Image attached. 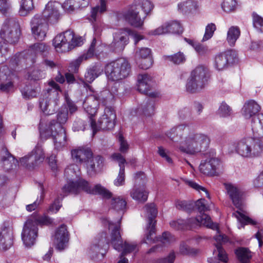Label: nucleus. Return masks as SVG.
<instances>
[{
  "label": "nucleus",
  "mask_w": 263,
  "mask_h": 263,
  "mask_svg": "<svg viewBox=\"0 0 263 263\" xmlns=\"http://www.w3.org/2000/svg\"><path fill=\"white\" fill-rule=\"evenodd\" d=\"M166 135L174 142L183 139L179 149L181 152L189 155L205 151L210 143V139L207 135L191 130L189 126L185 125L171 128Z\"/></svg>",
  "instance_id": "1"
},
{
  "label": "nucleus",
  "mask_w": 263,
  "mask_h": 263,
  "mask_svg": "<svg viewBox=\"0 0 263 263\" xmlns=\"http://www.w3.org/2000/svg\"><path fill=\"white\" fill-rule=\"evenodd\" d=\"M68 114L66 108H62L57 114L58 122L53 120L44 126L43 120L41 119L39 125L41 136L44 138H52L55 148L58 150L66 144V133L62 124L67 122Z\"/></svg>",
  "instance_id": "2"
},
{
  "label": "nucleus",
  "mask_w": 263,
  "mask_h": 263,
  "mask_svg": "<svg viewBox=\"0 0 263 263\" xmlns=\"http://www.w3.org/2000/svg\"><path fill=\"white\" fill-rule=\"evenodd\" d=\"M154 8V5L148 0H134L125 14L126 20L135 27H141L144 20Z\"/></svg>",
  "instance_id": "3"
},
{
  "label": "nucleus",
  "mask_w": 263,
  "mask_h": 263,
  "mask_svg": "<svg viewBox=\"0 0 263 263\" xmlns=\"http://www.w3.org/2000/svg\"><path fill=\"white\" fill-rule=\"evenodd\" d=\"M63 192L78 194L83 191L90 194H98L105 199L110 198L112 194L107 189L100 184L92 187L89 182L83 178H79L76 181H69L62 188Z\"/></svg>",
  "instance_id": "4"
},
{
  "label": "nucleus",
  "mask_w": 263,
  "mask_h": 263,
  "mask_svg": "<svg viewBox=\"0 0 263 263\" xmlns=\"http://www.w3.org/2000/svg\"><path fill=\"white\" fill-rule=\"evenodd\" d=\"M52 220L47 216H41L33 219H28L25 223L22 234V239L26 246L34 245L37 235L38 225H49Z\"/></svg>",
  "instance_id": "5"
},
{
  "label": "nucleus",
  "mask_w": 263,
  "mask_h": 263,
  "mask_svg": "<svg viewBox=\"0 0 263 263\" xmlns=\"http://www.w3.org/2000/svg\"><path fill=\"white\" fill-rule=\"evenodd\" d=\"M131 66L124 58L118 59L106 64L105 72L108 79L115 81L127 78L130 72Z\"/></svg>",
  "instance_id": "6"
},
{
  "label": "nucleus",
  "mask_w": 263,
  "mask_h": 263,
  "mask_svg": "<svg viewBox=\"0 0 263 263\" xmlns=\"http://www.w3.org/2000/svg\"><path fill=\"white\" fill-rule=\"evenodd\" d=\"M263 144L259 138L247 137L239 141L236 146L238 154L244 157L259 155L262 152Z\"/></svg>",
  "instance_id": "7"
},
{
  "label": "nucleus",
  "mask_w": 263,
  "mask_h": 263,
  "mask_svg": "<svg viewBox=\"0 0 263 263\" xmlns=\"http://www.w3.org/2000/svg\"><path fill=\"white\" fill-rule=\"evenodd\" d=\"M49 85L51 87L40 102L42 111L47 115L53 114L57 109L59 104V91H61L59 85L54 81H51Z\"/></svg>",
  "instance_id": "8"
},
{
  "label": "nucleus",
  "mask_w": 263,
  "mask_h": 263,
  "mask_svg": "<svg viewBox=\"0 0 263 263\" xmlns=\"http://www.w3.org/2000/svg\"><path fill=\"white\" fill-rule=\"evenodd\" d=\"M96 112V108H93L89 114V121L90 125L95 134L98 130H109L113 128L115 125V119L116 115L113 109L109 107H106L104 110V114L99 119L97 124L93 119V114Z\"/></svg>",
  "instance_id": "9"
},
{
  "label": "nucleus",
  "mask_w": 263,
  "mask_h": 263,
  "mask_svg": "<svg viewBox=\"0 0 263 263\" xmlns=\"http://www.w3.org/2000/svg\"><path fill=\"white\" fill-rule=\"evenodd\" d=\"M208 70L203 66L196 67L191 72L186 84V90L192 93L197 92L205 86L208 80Z\"/></svg>",
  "instance_id": "10"
},
{
  "label": "nucleus",
  "mask_w": 263,
  "mask_h": 263,
  "mask_svg": "<svg viewBox=\"0 0 263 263\" xmlns=\"http://www.w3.org/2000/svg\"><path fill=\"white\" fill-rule=\"evenodd\" d=\"M20 34L18 20L15 17L7 18L0 31L1 37L9 43L13 44L18 41Z\"/></svg>",
  "instance_id": "11"
},
{
  "label": "nucleus",
  "mask_w": 263,
  "mask_h": 263,
  "mask_svg": "<svg viewBox=\"0 0 263 263\" xmlns=\"http://www.w3.org/2000/svg\"><path fill=\"white\" fill-rule=\"evenodd\" d=\"M120 221L116 224L112 230L111 233L110 243L112 245L114 248L116 250L120 251L122 250V255H126L130 253H137L139 251V248L137 243L135 242H128L125 241L123 243L121 235L119 232L120 228Z\"/></svg>",
  "instance_id": "12"
},
{
  "label": "nucleus",
  "mask_w": 263,
  "mask_h": 263,
  "mask_svg": "<svg viewBox=\"0 0 263 263\" xmlns=\"http://www.w3.org/2000/svg\"><path fill=\"white\" fill-rule=\"evenodd\" d=\"M30 24L34 37L39 41L44 40L48 30V24L45 19L41 15L36 14L32 18Z\"/></svg>",
  "instance_id": "13"
},
{
  "label": "nucleus",
  "mask_w": 263,
  "mask_h": 263,
  "mask_svg": "<svg viewBox=\"0 0 263 263\" xmlns=\"http://www.w3.org/2000/svg\"><path fill=\"white\" fill-rule=\"evenodd\" d=\"M147 213L148 218V233L146 234V241L144 240L143 242L145 243L151 242L154 240V235L155 233V224L156 217L158 213L157 209L154 203H151L147 204L145 206Z\"/></svg>",
  "instance_id": "14"
},
{
  "label": "nucleus",
  "mask_w": 263,
  "mask_h": 263,
  "mask_svg": "<svg viewBox=\"0 0 263 263\" xmlns=\"http://www.w3.org/2000/svg\"><path fill=\"white\" fill-rule=\"evenodd\" d=\"M73 31L70 30L57 35L53 40V45L58 52H65L70 50V44L73 39Z\"/></svg>",
  "instance_id": "15"
},
{
  "label": "nucleus",
  "mask_w": 263,
  "mask_h": 263,
  "mask_svg": "<svg viewBox=\"0 0 263 263\" xmlns=\"http://www.w3.org/2000/svg\"><path fill=\"white\" fill-rule=\"evenodd\" d=\"M44 158L45 155L42 150L40 148H37L30 154L21 158L20 163L28 169H32L36 166L38 163L42 162Z\"/></svg>",
  "instance_id": "16"
},
{
  "label": "nucleus",
  "mask_w": 263,
  "mask_h": 263,
  "mask_svg": "<svg viewBox=\"0 0 263 263\" xmlns=\"http://www.w3.org/2000/svg\"><path fill=\"white\" fill-rule=\"evenodd\" d=\"M138 89L142 93L152 98H156L158 93L151 91L153 86L152 77L147 73L139 74L138 76Z\"/></svg>",
  "instance_id": "17"
},
{
  "label": "nucleus",
  "mask_w": 263,
  "mask_h": 263,
  "mask_svg": "<svg viewBox=\"0 0 263 263\" xmlns=\"http://www.w3.org/2000/svg\"><path fill=\"white\" fill-rule=\"evenodd\" d=\"M100 44L99 40L94 37L91 45L86 53L79 57L77 59L72 61L70 64L71 70L73 72H77L79 67L84 61L92 58L95 53L96 47H98Z\"/></svg>",
  "instance_id": "18"
},
{
  "label": "nucleus",
  "mask_w": 263,
  "mask_h": 263,
  "mask_svg": "<svg viewBox=\"0 0 263 263\" xmlns=\"http://www.w3.org/2000/svg\"><path fill=\"white\" fill-rule=\"evenodd\" d=\"M220 166V160L215 157L208 158L201 162L199 169L201 173L208 176L217 175Z\"/></svg>",
  "instance_id": "19"
},
{
  "label": "nucleus",
  "mask_w": 263,
  "mask_h": 263,
  "mask_svg": "<svg viewBox=\"0 0 263 263\" xmlns=\"http://www.w3.org/2000/svg\"><path fill=\"white\" fill-rule=\"evenodd\" d=\"M13 233L12 228L4 223L0 231V249L6 251L13 245Z\"/></svg>",
  "instance_id": "20"
},
{
  "label": "nucleus",
  "mask_w": 263,
  "mask_h": 263,
  "mask_svg": "<svg viewBox=\"0 0 263 263\" xmlns=\"http://www.w3.org/2000/svg\"><path fill=\"white\" fill-rule=\"evenodd\" d=\"M236 53L233 50L220 53L216 55L215 58V66L218 70H223L233 63L236 57Z\"/></svg>",
  "instance_id": "21"
},
{
  "label": "nucleus",
  "mask_w": 263,
  "mask_h": 263,
  "mask_svg": "<svg viewBox=\"0 0 263 263\" xmlns=\"http://www.w3.org/2000/svg\"><path fill=\"white\" fill-rule=\"evenodd\" d=\"M227 193L232 200L233 205L238 209L241 210L242 205L243 192L236 186L230 184H224Z\"/></svg>",
  "instance_id": "22"
},
{
  "label": "nucleus",
  "mask_w": 263,
  "mask_h": 263,
  "mask_svg": "<svg viewBox=\"0 0 263 263\" xmlns=\"http://www.w3.org/2000/svg\"><path fill=\"white\" fill-rule=\"evenodd\" d=\"M69 239V234L67 231V227L62 224L55 232L54 243L56 248L59 250H63L66 247Z\"/></svg>",
  "instance_id": "23"
},
{
  "label": "nucleus",
  "mask_w": 263,
  "mask_h": 263,
  "mask_svg": "<svg viewBox=\"0 0 263 263\" xmlns=\"http://www.w3.org/2000/svg\"><path fill=\"white\" fill-rule=\"evenodd\" d=\"M187 228H195L198 226H204L212 229H216L217 226L212 222L210 217L207 214H202L197 217H192L185 220Z\"/></svg>",
  "instance_id": "24"
},
{
  "label": "nucleus",
  "mask_w": 263,
  "mask_h": 263,
  "mask_svg": "<svg viewBox=\"0 0 263 263\" xmlns=\"http://www.w3.org/2000/svg\"><path fill=\"white\" fill-rule=\"evenodd\" d=\"M60 7V5L59 3L55 2H49L46 5L41 16L46 21L48 20L51 23H55L60 17V13L59 12V8Z\"/></svg>",
  "instance_id": "25"
},
{
  "label": "nucleus",
  "mask_w": 263,
  "mask_h": 263,
  "mask_svg": "<svg viewBox=\"0 0 263 263\" xmlns=\"http://www.w3.org/2000/svg\"><path fill=\"white\" fill-rule=\"evenodd\" d=\"M1 163L4 169L6 171L16 167L18 162L11 155L6 147H3L1 151Z\"/></svg>",
  "instance_id": "26"
},
{
  "label": "nucleus",
  "mask_w": 263,
  "mask_h": 263,
  "mask_svg": "<svg viewBox=\"0 0 263 263\" xmlns=\"http://www.w3.org/2000/svg\"><path fill=\"white\" fill-rule=\"evenodd\" d=\"M87 174L90 176H94L100 172L103 166V159L99 156H93L89 159L86 163Z\"/></svg>",
  "instance_id": "27"
},
{
  "label": "nucleus",
  "mask_w": 263,
  "mask_h": 263,
  "mask_svg": "<svg viewBox=\"0 0 263 263\" xmlns=\"http://www.w3.org/2000/svg\"><path fill=\"white\" fill-rule=\"evenodd\" d=\"M102 72L103 68L100 64H96L88 68L85 74L84 80H82L84 86L88 85L87 83H92Z\"/></svg>",
  "instance_id": "28"
},
{
  "label": "nucleus",
  "mask_w": 263,
  "mask_h": 263,
  "mask_svg": "<svg viewBox=\"0 0 263 263\" xmlns=\"http://www.w3.org/2000/svg\"><path fill=\"white\" fill-rule=\"evenodd\" d=\"M215 224L217 225L216 223ZM216 230H217L218 234L215 236L214 238L217 242V244L215 245L217 250L214 251V253L217 252L218 253L217 256L218 257H219V259L224 262H227V255L221 245L222 243L226 242L228 240V238L225 235H222L219 233L218 227H217V228Z\"/></svg>",
  "instance_id": "29"
},
{
  "label": "nucleus",
  "mask_w": 263,
  "mask_h": 263,
  "mask_svg": "<svg viewBox=\"0 0 263 263\" xmlns=\"http://www.w3.org/2000/svg\"><path fill=\"white\" fill-rule=\"evenodd\" d=\"M92 155V152L88 148H81L71 151L72 158L76 163H86Z\"/></svg>",
  "instance_id": "30"
},
{
  "label": "nucleus",
  "mask_w": 263,
  "mask_h": 263,
  "mask_svg": "<svg viewBox=\"0 0 263 263\" xmlns=\"http://www.w3.org/2000/svg\"><path fill=\"white\" fill-rule=\"evenodd\" d=\"M260 110V107L257 102L254 100H250L245 104L242 109V113L245 118L249 119L257 117Z\"/></svg>",
  "instance_id": "31"
},
{
  "label": "nucleus",
  "mask_w": 263,
  "mask_h": 263,
  "mask_svg": "<svg viewBox=\"0 0 263 263\" xmlns=\"http://www.w3.org/2000/svg\"><path fill=\"white\" fill-rule=\"evenodd\" d=\"M88 0H65L62 5L63 9L68 12H71L88 5Z\"/></svg>",
  "instance_id": "32"
},
{
  "label": "nucleus",
  "mask_w": 263,
  "mask_h": 263,
  "mask_svg": "<svg viewBox=\"0 0 263 263\" xmlns=\"http://www.w3.org/2000/svg\"><path fill=\"white\" fill-rule=\"evenodd\" d=\"M252 129L257 137L256 138L263 137V114H258L252 118Z\"/></svg>",
  "instance_id": "33"
},
{
  "label": "nucleus",
  "mask_w": 263,
  "mask_h": 263,
  "mask_svg": "<svg viewBox=\"0 0 263 263\" xmlns=\"http://www.w3.org/2000/svg\"><path fill=\"white\" fill-rule=\"evenodd\" d=\"M235 254L241 263H249L252 258L251 252L246 248H238L235 251Z\"/></svg>",
  "instance_id": "34"
},
{
  "label": "nucleus",
  "mask_w": 263,
  "mask_h": 263,
  "mask_svg": "<svg viewBox=\"0 0 263 263\" xmlns=\"http://www.w3.org/2000/svg\"><path fill=\"white\" fill-rule=\"evenodd\" d=\"M130 196L135 200L145 202L147 199L148 193L143 187L136 188L132 191Z\"/></svg>",
  "instance_id": "35"
},
{
  "label": "nucleus",
  "mask_w": 263,
  "mask_h": 263,
  "mask_svg": "<svg viewBox=\"0 0 263 263\" xmlns=\"http://www.w3.org/2000/svg\"><path fill=\"white\" fill-rule=\"evenodd\" d=\"M240 31L238 27L232 26L229 29L227 40L231 46H234L240 35Z\"/></svg>",
  "instance_id": "36"
},
{
  "label": "nucleus",
  "mask_w": 263,
  "mask_h": 263,
  "mask_svg": "<svg viewBox=\"0 0 263 263\" xmlns=\"http://www.w3.org/2000/svg\"><path fill=\"white\" fill-rule=\"evenodd\" d=\"M106 11V2L105 0H100V5L97 6L92 8L90 17L91 20L96 21L97 18L102 13Z\"/></svg>",
  "instance_id": "37"
},
{
  "label": "nucleus",
  "mask_w": 263,
  "mask_h": 263,
  "mask_svg": "<svg viewBox=\"0 0 263 263\" xmlns=\"http://www.w3.org/2000/svg\"><path fill=\"white\" fill-rule=\"evenodd\" d=\"M33 0H22L19 13L21 16H26L33 9Z\"/></svg>",
  "instance_id": "38"
},
{
  "label": "nucleus",
  "mask_w": 263,
  "mask_h": 263,
  "mask_svg": "<svg viewBox=\"0 0 263 263\" xmlns=\"http://www.w3.org/2000/svg\"><path fill=\"white\" fill-rule=\"evenodd\" d=\"M129 29L124 28L118 30L114 34V39L122 42L128 44L129 39Z\"/></svg>",
  "instance_id": "39"
},
{
  "label": "nucleus",
  "mask_w": 263,
  "mask_h": 263,
  "mask_svg": "<svg viewBox=\"0 0 263 263\" xmlns=\"http://www.w3.org/2000/svg\"><path fill=\"white\" fill-rule=\"evenodd\" d=\"M176 206L177 209L190 212L194 209V204L191 201H180L178 200L176 202Z\"/></svg>",
  "instance_id": "40"
},
{
  "label": "nucleus",
  "mask_w": 263,
  "mask_h": 263,
  "mask_svg": "<svg viewBox=\"0 0 263 263\" xmlns=\"http://www.w3.org/2000/svg\"><path fill=\"white\" fill-rule=\"evenodd\" d=\"M167 29V33H181L183 29L180 24L176 21H171L165 23Z\"/></svg>",
  "instance_id": "41"
},
{
  "label": "nucleus",
  "mask_w": 263,
  "mask_h": 263,
  "mask_svg": "<svg viewBox=\"0 0 263 263\" xmlns=\"http://www.w3.org/2000/svg\"><path fill=\"white\" fill-rule=\"evenodd\" d=\"M164 59L172 62L175 64H180L185 61V55L181 52H178L173 55L165 56Z\"/></svg>",
  "instance_id": "42"
},
{
  "label": "nucleus",
  "mask_w": 263,
  "mask_h": 263,
  "mask_svg": "<svg viewBox=\"0 0 263 263\" xmlns=\"http://www.w3.org/2000/svg\"><path fill=\"white\" fill-rule=\"evenodd\" d=\"M111 205L112 208L117 211L123 210L126 207V202L120 197L113 198L111 200Z\"/></svg>",
  "instance_id": "43"
},
{
  "label": "nucleus",
  "mask_w": 263,
  "mask_h": 263,
  "mask_svg": "<svg viewBox=\"0 0 263 263\" xmlns=\"http://www.w3.org/2000/svg\"><path fill=\"white\" fill-rule=\"evenodd\" d=\"M233 215L242 224H251L252 225H255L256 223L255 221L238 211H236L233 213Z\"/></svg>",
  "instance_id": "44"
},
{
  "label": "nucleus",
  "mask_w": 263,
  "mask_h": 263,
  "mask_svg": "<svg viewBox=\"0 0 263 263\" xmlns=\"http://www.w3.org/2000/svg\"><path fill=\"white\" fill-rule=\"evenodd\" d=\"M236 6V0H224L221 4V7L226 12L233 11Z\"/></svg>",
  "instance_id": "45"
},
{
  "label": "nucleus",
  "mask_w": 263,
  "mask_h": 263,
  "mask_svg": "<svg viewBox=\"0 0 263 263\" xmlns=\"http://www.w3.org/2000/svg\"><path fill=\"white\" fill-rule=\"evenodd\" d=\"M174 237L171 235V234L167 232H165L162 233L161 236L157 238V241H160L161 244L162 243L163 246H166L171 242L174 241Z\"/></svg>",
  "instance_id": "46"
},
{
  "label": "nucleus",
  "mask_w": 263,
  "mask_h": 263,
  "mask_svg": "<svg viewBox=\"0 0 263 263\" xmlns=\"http://www.w3.org/2000/svg\"><path fill=\"white\" fill-rule=\"evenodd\" d=\"M143 113L146 116H149L154 114V102L149 100L142 106Z\"/></svg>",
  "instance_id": "47"
},
{
  "label": "nucleus",
  "mask_w": 263,
  "mask_h": 263,
  "mask_svg": "<svg viewBox=\"0 0 263 263\" xmlns=\"http://www.w3.org/2000/svg\"><path fill=\"white\" fill-rule=\"evenodd\" d=\"M216 25L213 23L208 24L205 28V31L204 35L203 37L202 41H206L211 39L214 34V31L216 30Z\"/></svg>",
  "instance_id": "48"
},
{
  "label": "nucleus",
  "mask_w": 263,
  "mask_h": 263,
  "mask_svg": "<svg viewBox=\"0 0 263 263\" xmlns=\"http://www.w3.org/2000/svg\"><path fill=\"white\" fill-rule=\"evenodd\" d=\"M194 208H196L198 210L201 215L204 214V213L202 214V212L209 210V208L207 206L205 200L204 199H199L196 202L194 203Z\"/></svg>",
  "instance_id": "49"
},
{
  "label": "nucleus",
  "mask_w": 263,
  "mask_h": 263,
  "mask_svg": "<svg viewBox=\"0 0 263 263\" xmlns=\"http://www.w3.org/2000/svg\"><path fill=\"white\" fill-rule=\"evenodd\" d=\"M170 226L176 230L187 229V223L183 219H178L170 222Z\"/></svg>",
  "instance_id": "50"
},
{
  "label": "nucleus",
  "mask_w": 263,
  "mask_h": 263,
  "mask_svg": "<svg viewBox=\"0 0 263 263\" xmlns=\"http://www.w3.org/2000/svg\"><path fill=\"white\" fill-rule=\"evenodd\" d=\"M125 168H124L123 166H121V168H120L119 174L117 178L114 181V184L117 186L124 185L125 183Z\"/></svg>",
  "instance_id": "51"
},
{
  "label": "nucleus",
  "mask_w": 263,
  "mask_h": 263,
  "mask_svg": "<svg viewBox=\"0 0 263 263\" xmlns=\"http://www.w3.org/2000/svg\"><path fill=\"white\" fill-rule=\"evenodd\" d=\"M218 114L221 117H228L231 114V109L226 103H222L219 108Z\"/></svg>",
  "instance_id": "52"
},
{
  "label": "nucleus",
  "mask_w": 263,
  "mask_h": 263,
  "mask_svg": "<svg viewBox=\"0 0 263 263\" xmlns=\"http://www.w3.org/2000/svg\"><path fill=\"white\" fill-rule=\"evenodd\" d=\"M151 50L148 48H141L136 51V55L141 59H148L151 57Z\"/></svg>",
  "instance_id": "53"
},
{
  "label": "nucleus",
  "mask_w": 263,
  "mask_h": 263,
  "mask_svg": "<svg viewBox=\"0 0 263 263\" xmlns=\"http://www.w3.org/2000/svg\"><path fill=\"white\" fill-rule=\"evenodd\" d=\"M87 124L86 122L81 119H77L73 124V130L74 131H83L86 128Z\"/></svg>",
  "instance_id": "54"
},
{
  "label": "nucleus",
  "mask_w": 263,
  "mask_h": 263,
  "mask_svg": "<svg viewBox=\"0 0 263 263\" xmlns=\"http://www.w3.org/2000/svg\"><path fill=\"white\" fill-rule=\"evenodd\" d=\"M36 53H43L48 50L49 47L43 43H37L31 46Z\"/></svg>",
  "instance_id": "55"
},
{
  "label": "nucleus",
  "mask_w": 263,
  "mask_h": 263,
  "mask_svg": "<svg viewBox=\"0 0 263 263\" xmlns=\"http://www.w3.org/2000/svg\"><path fill=\"white\" fill-rule=\"evenodd\" d=\"M194 49L198 54L201 56L206 55L210 53V50L208 46L201 45L199 43L197 45H195Z\"/></svg>",
  "instance_id": "56"
},
{
  "label": "nucleus",
  "mask_w": 263,
  "mask_h": 263,
  "mask_svg": "<svg viewBox=\"0 0 263 263\" xmlns=\"http://www.w3.org/2000/svg\"><path fill=\"white\" fill-rule=\"evenodd\" d=\"M165 33H167V29L165 23L154 30L149 31L148 33L149 35H159Z\"/></svg>",
  "instance_id": "57"
},
{
  "label": "nucleus",
  "mask_w": 263,
  "mask_h": 263,
  "mask_svg": "<svg viewBox=\"0 0 263 263\" xmlns=\"http://www.w3.org/2000/svg\"><path fill=\"white\" fill-rule=\"evenodd\" d=\"M175 257V253L172 252L167 257L156 259L154 261L153 263H174Z\"/></svg>",
  "instance_id": "58"
},
{
  "label": "nucleus",
  "mask_w": 263,
  "mask_h": 263,
  "mask_svg": "<svg viewBox=\"0 0 263 263\" xmlns=\"http://www.w3.org/2000/svg\"><path fill=\"white\" fill-rule=\"evenodd\" d=\"M127 44L125 43V42L115 41V40L114 39L110 44V47L115 52H119L123 50Z\"/></svg>",
  "instance_id": "59"
},
{
  "label": "nucleus",
  "mask_w": 263,
  "mask_h": 263,
  "mask_svg": "<svg viewBox=\"0 0 263 263\" xmlns=\"http://www.w3.org/2000/svg\"><path fill=\"white\" fill-rule=\"evenodd\" d=\"M253 25L260 31L263 30V18L255 13L253 14Z\"/></svg>",
  "instance_id": "60"
},
{
  "label": "nucleus",
  "mask_w": 263,
  "mask_h": 263,
  "mask_svg": "<svg viewBox=\"0 0 263 263\" xmlns=\"http://www.w3.org/2000/svg\"><path fill=\"white\" fill-rule=\"evenodd\" d=\"M118 140L120 143V151L123 153H126L129 148V145L121 134H119Z\"/></svg>",
  "instance_id": "61"
},
{
  "label": "nucleus",
  "mask_w": 263,
  "mask_h": 263,
  "mask_svg": "<svg viewBox=\"0 0 263 263\" xmlns=\"http://www.w3.org/2000/svg\"><path fill=\"white\" fill-rule=\"evenodd\" d=\"M22 95L26 99H30L36 97V92L34 89L29 88L28 86L25 87L22 91Z\"/></svg>",
  "instance_id": "62"
},
{
  "label": "nucleus",
  "mask_w": 263,
  "mask_h": 263,
  "mask_svg": "<svg viewBox=\"0 0 263 263\" xmlns=\"http://www.w3.org/2000/svg\"><path fill=\"white\" fill-rule=\"evenodd\" d=\"M99 251H100L99 247L95 245L90 247L89 254L93 258H99L100 255L102 258L103 257V253H99Z\"/></svg>",
  "instance_id": "63"
},
{
  "label": "nucleus",
  "mask_w": 263,
  "mask_h": 263,
  "mask_svg": "<svg viewBox=\"0 0 263 263\" xmlns=\"http://www.w3.org/2000/svg\"><path fill=\"white\" fill-rule=\"evenodd\" d=\"M152 64L153 60L152 58L141 59L139 62V67L143 69H147L152 66Z\"/></svg>",
  "instance_id": "64"
}]
</instances>
